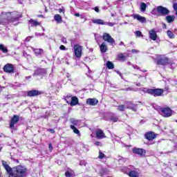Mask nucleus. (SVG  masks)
Returning <instances> with one entry per match:
<instances>
[{
  "label": "nucleus",
  "instance_id": "f257e3e1",
  "mask_svg": "<svg viewBox=\"0 0 177 177\" xmlns=\"http://www.w3.org/2000/svg\"><path fill=\"white\" fill-rule=\"evenodd\" d=\"M8 177H26L27 169L21 165H18L11 169Z\"/></svg>",
  "mask_w": 177,
  "mask_h": 177
},
{
  "label": "nucleus",
  "instance_id": "f03ea898",
  "mask_svg": "<svg viewBox=\"0 0 177 177\" xmlns=\"http://www.w3.org/2000/svg\"><path fill=\"white\" fill-rule=\"evenodd\" d=\"M1 17H3V19H6V20L15 23V21H19V19L21 17V14L17 12H1Z\"/></svg>",
  "mask_w": 177,
  "mask_h": 177
},
{
  "label": "nucleus",
  "instance_id": "7ed1b4c3",
  "mask_svg": "<svg viewBox=\"0 0 177 177\" xmlns=\"http://www.w3.org/2000/svg\"><path fill=\"white\" fill-rule=\"evenodd\" d=\"M157 64H159L160 66H169V68H171V70H174L175 68V64L169 59V58L164 56L160 55V57L158 59Z\"/></svg>",
  "mask_w": 177,
  "mask_h": 177
},
{
  "label": "nucleus",
  "instance_id": "20e7f679",
  "mask_svg": "<svg viewBox=\"0 0 177 177\" xmlns=\"http://www.w3.org/2000/svg\"><path fill=\"white\" fill-rule=\"evenodd\" d=\"M148 95H151V96H154V97H157L158 96H162V93H164V89L162 88H149L147 91Z\"/></svg>",
  "mask_w": 177,
  "mask_h": 177
},
{
  "label": "nucleus",
  "instance_id": "39448f33",
  "mask_svg": "<svg viewBox=\"0 0 177 177\" xmlns=\"http://www.w3.org/2000/svg\"><path fill=\"white\" fill-rule=\"evenodd\" d=\"M156 10L160 16H168V15L170 13L169 10L162 6H158L156 8Z\"/></svg>",
  "mask_w": 177,
  "mask_h": 177
},
{
  "label": "nucleus",
  "instance_id": "423d86ee",
  "mask_svg": "<svg viewBox=\"0 0 177 177\" xmlns=\"http://www.w3.org/2000/svg\"><path fill=\"white\" fill-rule=\"evenodd\" d=\"M73 49L75 50V56L80 59L82 56V46L80 44H75L73 47Z\"/></svg>",
  "mask_w": 177,
  "mask_h": 177
},
{
  "label": "nucleus",
  "instance_id": "0eeeda50",
  "mask_svg": "<svg viewBox=\"0 0 177 177\" xmlns=\"http://www.w3.org/2000/svg\"><path fill=\"white\" fill-rule=\"evenodd\" d=\"M102 39L105 41L106 42H108L109 44H111V45H114L115 44V40L110 35V34L107 32H104L102 35Z\"/></svg>",
  "mask_w": 177,
  "mask_h": 177
},
{
  "label": "nucleus",
  "instance_id": "6e6552de",
  "mask_svg": "<svg viewBox=\"0 0 177 177\" xmlns=\"http://www.w3.org/2000/svg\"><path fill=\"white\" fill-rule=\"evenodd\" d=\"M160 113L162 117L168 118L172 115V110L169 108H162L160 109Z\"/></svg>",
  "mask_w": 177,
  "mask_h": 177
},
{
  "label": "nucleus",
  "instance_id": "1a4fd4ad",
  "mask_svg": "<svg viewBox=\"0 0 177 177\" xmlns=\"http://www.w3.org/2000/svg\"><path fill=\"white\" fill-rule=\"evenodd\" d=\"M37 75H40L41 77H45V75H46V69L38 68L36 71H35L33 73L34 77Z\"/></svg>",
  "mask_w": 177,
  "mask_h": 177
},
{
  "label": "nucleus",
  "instance_id": "9d476101",
  "mask_svg": "<svg viewBox=\"0 0 177 177\" xmlns=\"http://www.w3.org/2000/svg\"><path fill=\"white\" fill-rule=\"evenodd\" d=\"M133 153L134 154H138L141 157H145V156H146V150L141 148H133Z\"/></svg>",
  "mask_w": 177,
  "mask_h": 177
},
{
  "label": "nucleus",
  "instance_id": "9b49d317",
  "mask_svg": "<svg viewBox=\"0 0 177 177\" xmlns=\"http://www.w3.org/2000/svg\"><path fill=\"white\" fill-rule=\"evenodd\" d=\"M3 71L10 74L15 71V66L12 64H7L3 67Z\"/></svg>",
  "mask_w": 177,
  "mask_h": 177
},
{
  "label": "nucleus",
  "instance_id": "f8f14e48",
  "mask_svg": "<svg viewBox=\"0 0 177 177\" xmlns=\"http://www.w3.org/2000/svg\"><path fill=\"white\" fill-rule=\"evenodd\" d=\"M126 107L129 110H132V111L136 112L138 111V104H133V102H126Z\"/></svg>",
  "mask_w": 177,
  "mask_h": 177
},
{
  "label": "nucleus",
  "instance_id": "ddd939ff",
  "mask_svg": "<svg viewBox=\"0 0 177 177\" xmlns=\"http://www.w3.org/2000/svg\"><path fill=\"white\" fill-rule=\"evenodd\" d=\"M19 120H20L19 115H14L10 122V128L12 129V128H15V124H17V122H19Z\"/></svg>",
  "mask_w": 177,
  "mask_h": 177
},
{
  "label": "nucleus",
  "instance_id": "4468645a",
  "mask_svg": "<svg viewBox=\"0 0 177 177\" xmlns=\"http://www.w3.org/2000/svg\"><path fill=\"white\" fill-rule=\"evenodd\" d=\"M156 137L157 136L155 134L154 132L152 131L147 132L145 134V139H147V140H154Z\"/></svg>",
  "mask_w": 177,
  "mask_h": 177
},
{
  "label": "nucleus",
  "instance_id": "2eb2a0df",
  "mask_svg": "<svg viewBox=\"0 0 177 177\" xmlns=\"http://www.w3.org/2000/svg\"><path fill=\"white\" fill-rule=\"evenodd\" d=\"M97 139H104L106 138V134L103 132V130L97 129L95 132Z\"/></svg>",
  "mask_w": 177,
  "mask_h": 177
},
{
  "label": "nucleus",
  "instance_id": "dca6fc26",
  "mask_svg": "<svg viewBox=\"0 0 177 177\" xmlns=\"http://www.w3.org/2000/svg\"><path fill=\"white\" fill-rule=\"evenodd\" d=\"M86 104L88 106H96L99 103V100L96 98H88L86 101Z\"/></svg>",
  "mask_w": 177,
  "mask_h": 177
},
{
  "label": "nucleus",
  "instance_id": "f3484780",
  "mask_svg": "<svg viewBox=\"0 0 177 177\" xmlns=\"http://www.w3.org/2000/svg\"><path fill=\"white\" fill-rule=\"evenodd\" d=\"M41 92L39 91H37V90H32V91H29L27 93V95L29 97H32L34 96H38L39 95H41Z\"/></svg>",
  "mask_w": 177,
  "mask_h": 177
},
{
  "label": "nucleus",
  "instance_id": "a211bd4d",
  "mask_svg": "<svg viewBox=\"0 0 177 177\" xmlns=\"http://www.w3.org/2000/svg\"><path fill=\"white\" fill-rule=\"evenodd\" d=\"M149 38L150 39H152V41H156L157 40V32L154 29H152L149 32Z\"/></svg>",
  "mask_w": 177,
  "mask_h": 177
},
{
  "label": "nucleus",
  "instance_id": "6ab92c4d",
  "mask_svg": "<svg viewBox=\"0 0 177 177\" xmlns=\"http://www.w3.org/2000/svg\"><path fill=\"white\" fill-rule=\"evenodd\" d=\"M133 17L140 23H146V17H142L140 15H134Z\"/></svg>",
  "mask_w": 177,
  "mask_h": 177
},
{
  "label": "nucleus",
  "instance_id": "aec40b11",
  "mask_svg": "<svg viewBox=\"0 0 177 177\" xmlns=\"http://www.w3.org/2000/svg\"><path fill=\"white\" fill-rule=\"evenodd\" d=\"M2 165H3V167H4L6 171H7V172L9 175L10 173L12 172V168H10V167L9 166V165H8L6 161H4V160L2 161Z\"/></svg>",
  "mask_w": 177,
  "mask_h": 177
},
{
  "label": "nucleus",
  "instance_id": "412c9836",
  "mask_svg": "<svg viewBox=\"0 0 177 177\" xmlns=\"http://www.w3.org/2000/svg\"><path fill=\"white\" fill-rule=\"evenodd\" d=\"M78 97L74 96L71 97V102H70L71 106H77V104H79Z\"/></svg>",
  "mask_w": 177,
  "mask_h": 177
},
{
  "label": "nucleus",
  "instance_id": "4be33fe9",
  "mask_svg": "<svg viewBox=\"0 0 177 177\" xmlns=\"http://www.w3.org/2000/svg\"><path fill=\"white\" fill-rule=\"evenodd\" d=\"M100 49L101 53H106L107 52V45H106V43H102L100 46Z\"/></svg>",
  "mask_w": 177,
  "mask_h": 177
},
{
  "label": "nucleus",
  "instance_id": "5701e85b",
  "mask_svg": "<svg viewBox=\"0 0 177 177\" xmlns=\"http://www.w3.org/2000/svg\"><path fill=\"white\" fill-rule=\"evenodd\" d=\"M32 50L36 56H41L44 53V50L41 48H32Z\"/></svg>",
  "mask_w": 177,
  "mask_h": 177
},
{
  "label": "nucleus",
  "instance_id": "b1692460",
  "mask_svg": "<svg viewBox=\"0 0 177 177\" xmlns=\"http://www.w3.org/2000/svg\"><path fill=\"white\" fill-rule=\"evenodd\" d=\"M54 20H55V21L58 24H60V23H62L63 21L62 19V16H60V15L57 14L54 16Z\"/></svg>",
  "mask_w": 177,
  "mask_h": 177
},
{
  "label": "nucleus",
  "instance_id": "393cba45",
  "mask_svg": "<svg viewBox=\"0 0 177 177\" xmlns=\"http://www.w3.org/2000/svg\"><path fill=\"white\" fill-rule=\"evenodd\" d=\"M70 128L73 131L74 133H76V135H77V136H81V133L80 132V130H78V129H77L75 126L71 125Z\"/></svg>",
  "mask_w": 177,
  "mask_h": 177
},
{
  "label": "nucleus",
  "instance_id": "a878e982",
  "mask_svg": "<svg viewBox=\"0 0 177 177\" xmlns=\"http://www.w3.org/2000/svg\"><path fill=\"white\" fill-rule=\"evenodd\" d=\"M93 23H94V24H100L101 26L106 25V22L102 19H93Z\"/></svg>",
  "mask_w": 177,
  "mask_h": 177
},
{
  "label": "nucleus",
  "instance_id": "bb28decb",
  "mask_svg": "<svg viewBox=\"0 0 177 177\" xmlns=\"http://www.w3.org/2000/svg\"><path fill=\"white\" fill-rule=\"evenodd\" d=\"M29 24H30L31 27H37V26H39L40 24L38 21L32 19L29 21Z\"/></svg>",
  "mask_w": 177,
  "mask_h": 177
},
{
  "label": "nucleus",
  "instance_id": "cd10ccee",
  "mask_svg": "<svg viewBox=\"0 0 177 177\" xmlns=\"http://www.w3.org/2000/svg\"><path fill=\"white\" fill-rule=\"evenodd\" d=\"M129 176L130 177H139V173L135 170H131L129 172Z\"/></svg>",
  "mask_w": 177,
  "mask_h": 177
},
{
  "label": "nucleus",
  "instance_id": "c85d7f7f",
  "mask_svg": "<svg viewBox=\"0 0 177 177\" xmlns=\"http://www.w3.org/2000/svg\"><path fill=\"white\" fill-rule=\"evenodd\" d=\"M165 20L167 21V23H172V21H174L175 20V16L167 15L165 18Z\"/></svg>",
  "mask_w": 177,
  "mask_h": 177
},
{
  "label": "nucleus",
  "instance_id": "c756f323",
  "mask_svg": "<svg viewBox=\"0 0 177 177\" xmlns=\"http://www.w3.org/2000/svg\"><path fill=\"white\" fill-rule=\"evenodd\" d=\"M110 120L111 121H113V122H117L119 120V117L115 113H112V115L110 117Z\"/></svg>",
  "mask_w": 177,
  "mask_h": 177
},
{
  "label": "nucleus",
  "instance_id": "7c9ffc66",
  "mask_svg": "<svg viewBox=\"0 0 177 177\" xmlns=\"http://www.w3.org/2000/svg\"><path fill=\"white\" fill-rule=\"evenodd\" d=\"M0 50H1L3 53H8V52H9L8 48L5 47V45L2 44H0Z\"/></svg>",
  "mask_w": 177,
  "mask_h": 177
},
{
  "label": "nucleus",
  "instance_id": "2f4dec72",
  "mask_svg": "<svg viewBox=\"0 0 177 177\" xmlns=\"http://www.w3.org/2000/svg\"><path fill=\"white\" fill-rule=\"evenodd\" d=\"M70 122H71V124H72L71 125H73V127H77L80 122V120H77L74 118H71Z\"/></svg>",
  "mask_w": 177,
  "mask_h": 177
},
{
  "label": "nucleus",
  "instance_id": "473e14b6",
  "mask_svg": "<svg viewBox=\"0 0 177 177\" xmlns=\"http://www.w3.org/2000/svg\"><path fill=\"white\" fill-rule=\"evenodd\" d=\"M106 67L107 68H109V70H113V68H114V64H113V62L108 61L106 62Z\"/></svg>",
  "mask_w": 177,
  "mask_h": 177
},
{
  "label": "nucleus",
  "instance_id": "72a5a7b5",
  "mask_svg": "<svg viewBox=\"0 0 177 177\" xmlns=\"http://www.w3.org/2000/svg\"><path fill=\"white\" fill-rule=\"evenodd\" d=\"M147 8V5L145 3H141L140 4V12H146V8Z\"/></svg>",
  "mask_w": 177,
  "mask_h": 177
},
{
  "label": "nucleus",
  "instance_id": "f704fd0d",
  "mask_svg": "<svg viewBox=\"0 0 177 177\" xmlns=\"http://www.w3.org/2000/svg\"><path fill=\"white\" fill-rule=\"evenodd\" d=\"M167 36L169 37V38H170L171 39H174V38H175V35H174L172 31L167 30Z\"/></svg>",
  "mask_w": 177,
  "mask_h": 177
},
{
  "label": "nucleus",
  "instance_id": "c9c22d12",
  "mask_svg": "<svg viewBox=\"0 0 177 177\" xmlns=\"http://www.w3.org/2000/svg\"><path fill=\"white\" fill-rule=\"evenodd\" d=\"M118 57L120 60H122V62H125L127 60V57H125L123 53L120 54Z\"/></svg>",
  "mask_w": 177,
  "mask_h": 177
},
{
  "label": "nucleus",
  "instance_id": "e433bc0d",
  "mask_svg": "<svg viewBox=\"0 0 177 177\" xmlns=\"http://www.w3.org/2000/svg\"><path fill=\"white\" fill-rule=\"evenodd\" d=\"M117 107L118 111H125V109H127V106H125V105H119Z\"/></svg>",
  "mask_w": 177,
  "mask_h": 177
},
{
  "label": "nucleus",
  "instance_id": "4c0bfd02",
  "mask_svg": "<svg viewBox=\"0 0 177 177\" xmlns=\"http://www.w3.org/2000/svg\"><path fill=\"white\" fill-rule=\"evenodd\" d=\"M98 158H100V160H103V158H106V155L104 153H103V152H102V151H100Z\"/></svg>",
  "mask_w": 177,
  "mask_h": 177
},
{
  "label": "nucleus",
  "instance_id": "58836bf2",
  "mask_svg": "<svg viewBox=\"0 0 177 177\" xmlns=\"http://www.w3.org/2000/svg\"><path fill=\"white\" fill-rule=\"evenodd\" d=\"M149 88H140L138 89V91H142V92H144L145 93H149L147 91H149Z\"/></svg>",
  "mask_w": 177,
  "mask_h": 177
},
{
  "label": "nucleus",
  "instance_id": "ea45409f",
  "mask_svg": "<svg viewBox=\"0 0 177 177\" xmlns=\"http://www.w3.org/2000/svg\"><path fill=\"white\" fill-rule=\"evenodd\" d=\"M105 26H109V27H114V26H115V24L113 22H105Z\"/></svg>",
  "mask_w": 177,
  "mask_h": 177
},
{
  "label": "nucleus",
  "instance_id": "a19ab883",
  "mask_svg": "<svg viewBox=\"0 0 177 177\" xmlns=\"http://www.w3.org/2000/svg\"><path fill=\"white\" fill-rule=\"evenodd\" d=\"M65 175L66 177H73V171L70 172L67 171H66Z\"/></svg>",
  "mask_w": 177,
  "mask_h": 177
},
{
  "label": "nucleus",
  "instance_id": "79ce46f5",
  "mask_svg": "<svg viewBox=\"0 0 177 177\" xmlns=\"http://www.w3.org/2000/svg\"><path fill=\"white\" fill-rule=\"evenodd\" d=\"M173 9H174V10H175L176 15L177 16V3H174L173 4Z\"/></svg>",
  "mask_w": 177,
  "mask_h": 177
},
{
  "label": "nucleus",
  "instance_id": "37998d69",
  "mask_svg": "<svg viewBox=\"0 0 177 177\" xmlns=\"http://www.w3.org/2000/svg\"><path fill=\"white\" fill-rule=\"evenodd\" d=\"M100 176H103L104 175V168L101 169L100 172H99Z\"/></svg>",
  "mask_w": 177,
  "mask_h": 177
},
{
  "label": "nucleus",
  "instance_id": "c03bdc74",
  "mask_svg": "<svg viewBox=\"0 0 177 177\" xmlns=\"http://www.w3.org/2000/svg\"><path fill=\"white\" fill-rule=\"evenodd\" d=\"M136 35H137V37H142V32H140V30H137L136 31Z\"/></svg>",
  "mask_w": 177,
  "mask_h": 177
},
{
  "label": "nucleus",
  "instance_id": "a18cd8bd",
  "mask_svg": "<svg viewBox=\"0 0 177 177\" xmlns=\"http://www.w3.org/2000/svg\"><path fill=\"white\" fill-rule=\"evenodd\" d=\"M109 169L104 168V175H109Z\"/></svg>",
  "mask_w": 177,
  "mask_h": 177
},
{
  "label": "nucleus",
  "instance_id": "49530a36",
  "mask_svg": "<svg viewBox=\"0 0 177 177\" xmlns=\"http://www.w3.org/2000/svg\"><path fill=\"white\" fill-rule=\"evenodd\" d=\"M62 42H63V44H67V39H66L64 37H62Z\"/></svg>",
  "mask_w": 177,
  "mask_h": 177
},
{
  "label": "nucleus",
  "instance_id": "de8ad7c7",
  "mask_svg": "<svg viewBox=\"0 0 177 177\" xmlns=\"http://www.w3.org/2000/svg\"><path fill=\"white\" fill-rule=\"evenodd\" d=\"M43 35H45V34L44 33H39V32L35 33L36 37H42Z\"/></svg>",
  "mask_w": 177,
  "mask_h": 177
},
{
  "label": "nucleus",
  "instance_id": "09e8293b",
  "mask_svg": "<svg viewBox=\"0 0 177 177\" xmlns=\"http://www.w3.org/2000/svg\"><path fill=\"white\" fill-rule=\"evenodd\" d=\"M58 12H59V13H63V14L64 15V8H59V9L58 10Z\"/></svg>",
  "mask_w": 177,
  "mask_h": 177
},
{
  "label": "nucleus",
  "instance_id": "8fccbe9b",
  "mask_svg": "<svg viewBox=\"0 0 177 177\" xmlns=\"http://www.w3.org/2000/svg\"><path fill=\"white\" fill-rule=\"evenodd\" d=\"M59 49L60 50H66V46H64V45H61L59 46Z\"/></svg>",
  "mask_w": 177,
  "mask_h": 177
},
{
  "label": "nucleus",
  "instance_id": "3c124183",
  "mask_svg": "<svg viewBox=\"0 0 177 177\" xmlns=\"http://www.w3.org/2000/svg\"><path fill=\"white\" fill-rule=\"evenodd\" d=\"M94 145L95 146H102V142H95Z\"/></svg>",
  "mask_w": 177,
  "mask_h": 177
},
{
  "label": "nucleus",
  "instance_id": "603ef678",
  "mask_svg": "<svg viewBox=\"0 0 177 177\" xmlns=\"http://www.w3.org/2000/svg\"><path fill=\"white\" fill-rule=\"evenodd\" d=\"M93 9V10H95V12H96L97 13H99V7H95Z\"/></svg>",
  "mask_w": 177,
  "mask_h": 177
},
{
  "label": "nucleus",
  "instance_id": "864d4df0",
  "mask_svg": "<svg viewBox=\"0 0 177 177\" xmlns=\"http://www.w3.org/2000/svg\"><path fill=\"white\" fill-rule=\"evenodd\" d=\"M48 132H50V133H55V129H48Z\"/></svg>",
  "mask_w": 177,
  "mask_h": 177
},
{
  "label": "nucleus",
  "instance_id": "5fc2aeb1",
  "mask_svg": "<svg viewBox=\"0 0 177 177\" xmlns=\"http://www.w3.org/2000/svg\"><path fill=\"white\" fill-rule=\"evenodd\" d=\"M133 68H135V70H140V68H139V66H138L137 65H133Z\"/></svg>",
  "mask_w": 177,
  "mask_h": 177
},
{
  "label": "nucleus",
  "instance_id": "6e6d98bb",
  "mask_svg": "<svg viewBox=\"0 0 177 177\" xmlns=\"http://www.w3.org/2000/svg\"><path fill=\"white\" fill-rule=\"evenodd\" d=\"M124 91H133V89L129 87V88H124Z\"/></svg>",
  "mask_w": 177,
  "mask_h": 177
},
{
  "label": "nucleus",
  "instance_id": "4d7b16f0",
  "mask_svg": "<svg viewBox=\"0 0 177 177\" xmlns=\"http://www.w3.org/2000/svg\"><path fill=\"white\" fill-rule=\"evenodd\" d=\"M131 52L133 53H138V50H136V49H132L131 50Z\"/></svg>",
  "mask_w": 177,
  "mask_h": 177
},
{
  "label": "nucleus",
  "instance_id": "13d9d810",
  "mask_svg": "<svg viewBox=\"0 0 177 177\" xmlns=\"http://www.w3.org/2000/svg\"><path fill=\"white\" fill-rule=\"evenodd\" d=\"M48 149L50 150H52L53 149V147H52V144L48 145Z\"/></svg>",
  "mask_w": 177,
  "mask_h": 177
},
{
  "label": "nucleus",
  "instance_id": "bf43d9fd",
  "mask_svg": "<svg viewBox=\"0 0 177 177\" xmlns=\"http://www.w3.org/2000/svg\"><path fill=\"white\" fill-rule=\"evenodd\" d=\"M117 73L120 75V77H121V78H122V73H121V72L117 71Z\"/></svg>",
  "mask_w": 177,
  "mask_h": 177
},
{
  "label": "nucleus",
  "instance_id": "052dcab7",
  "mask_svg": "<svg viewBox=\"0 0 177 177\" xmlns=\"http://www.w3.org/2000/svg\"><path fill=\"white\" fill-rule=\"evenodd\" d=\"M147 75H140V76L138 77V78L140 79L141 77H145V80H146V77H147Z\"/></svg>",
  "mask_w": 177,
  "mask_h": 177
},
{
  "label": "nucleus",
  "instance_id": "680f3d73",
  "mask_svg": "<svg viewBox=\"0 0 177 177\" xmlns=\"http://www.w3.org/2000/svg\"><path fill=\"white\" fill-rule=\"evenodd\" d=\"M136 86H142V84L140 82L136 83Z\"/></svg>",
  "mask_w": 177,
  "mask_h": 177
},
{
  "label": "nucleus",
  "instance_id": "e2e57ef3",
  "mask_svg": "<svg viewBox=\"0 0 177 177\" xmlns=\"http://www.w3.org/2000/svg\"><path fill=\"white\" fill-rule=\"evenodd\" d=\"M75 16H76V17H80V13H75Z\"/></svg>",
  "mask_w": 177,
  "mask_h": 177
},
{
  "label": "nucleus",
  "instance_id": "0e129e2a",
  "mask_svg": "<svg viewBox=\"0 0 177 177\" xmlns=\"http://www.w3.org/2000/svg\"><path fill=\"white\" fill-rule=\"evenodd\" d=\"M37 17H44V15H37Z\"/></svg>",
  "mask_w": 177,
  "mask_h": 177
},
{
  "label": "nucleus",
  "instance_id": "69168bd1",
  "mask_svg": "<svg viewBox=\"0 0 177 177\" xmlns=\"http://www.w3.org/2000/svg\"><path fill=\"white\" fill-rule=\"evenodd\" d=\"M30 78H31V76L26 77V80H30Z\"/></svg>",
  "mask_w": 177,
  "mask_h": 177
},
{
  "label": "nucleus",
  "instance_id": "338daca9",
  "mask_svg": "<svg viewBox=\"0 0 177 177\" xmlns=\"http://www.w3.org/2000/svg\"><path fill=\"white\" fill-rule=\"evenodd\" d=\"M120 46H121V45H124V42L120 41Z\"/></svg>",
  "mask_w": 177,
  "mask_h": 177
},
{
  "label": "nucleus",
  "instance_id": "774afa93",
  "mask_svg": "<svg viewBox=\"0 0 177 177\" xmlns=\"http://www.w3.org/2000/svg\"><path fill=\"white\" fill-rule=\"evenodd\" d=\"M142 71V73H146L147 71L143 70V71Z\"/></svg>",
  "mask_w": 177,
  "mask_h": 177
}]
</instances>
